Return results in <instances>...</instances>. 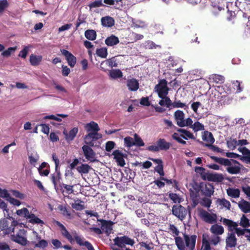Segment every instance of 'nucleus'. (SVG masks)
Returning <instances> with one entry per match:
<instances>
[{
  "label": "nucleus",
  "instance_id": "obj_18",
  "mask_svg": "<svg viewBox=\"0 0 250 250\" xmlns=\"http://www.w3.org/2000/svg\"><path fill=\"white\" fill-rule=\"evenodd\" d=\"M62 179L60 169H58L57 171H55V172L52 174L51 175V180L54 185V188L56 191L58 189V184L61 183L60 181Z\"/></svg>",
  "mask_w": 250,
  "mask_h": 250
},
{
  "label": "nucleus",
  "instance_id": "obj_46",
  "mask_svg": "<svg viewBox=\"0 0 250 250\" xmlns=\"http://www.w3.org/2000/svg\"><path fill=\"white\" fill-rule=\"evenodd\" d=\"M60 210L61 211L62 214L66 218L68 219L72 218V215L70 211L68 210L66 207H63L62 206H60L59 207Z\"/></svg>",
  "mask_w": 250,
  "mask_h": 250
},
{
  "label": "nucleus",
  "instance_id": "obj_48",
  "mask_svg": "<svg viewBox=\"0 0 250 250\" xmlns=\"http://www.w3.org/2000/svg\"><path fill=\"white\" fill-rule=\"evenodd\" d=\"M172 108H184L185 109L188 108V105L186 104L181 102L180 100H175L173 102Z\"/></svg>",
  "mask_w": 250,
  "mask_h": 250
},
{
  "label": "nucleus",
  "instance_id": "obj_56",
  "mask_svg": "<svg viewBox=\"0 0 250 250\" xmlns=\"http://www.w3.org/2000/svg\"><path fill=\"white\" fill-rule=\"evenodd\" d=\"M103 5L102 0H95L94 1L90 3L88 6L90 9H92L93 8L99 7Z\"/></svg>",
  "mask_w": 250,
  "mask_h": 250
},
{
  "label": "nucleus",
  "instance_id": "obj_2",
  "mask_svg": "<svg viewBox=\"0 0 250 250\" xmlns=\"http://www.w3.org/2000/svg\"><path fill=\"white\" fill-rule=\"evenodd\" d=\"M210 158L216 163L224 166H227L226 170L229 174H237L240 172L241 168L240 166L242 165L235 160L217 157L214 156H211Z\"/></svg>",
  "mask_w": 250,
  "mask_h": 250
},
{
  "label": "nucleus",
  "instance_id": "obj_50",
  "mask_svg": "<svg viewBox=\"0 0 250 250\" xmlns=\"http://www.w3.org/2000/svg\"><path fill=\"white\" fill-rule=\"evenodd\" d=\"M168 197L174 203H180L181 202V199L176 193H169Z\"/></svg>",
  "mask_w": 250,
  "mask_h": 250
},
{
  "label": "nucleus",
  "instance_id": "obj_12",
  "mask_svg": "<svg viewBox=\"0 0 250 250\" xmlns=\"http://www.w3.org/2000/svg\"><path fill=\"white\" fill-rule=\"evenodd\" d=\"M200 216L203 220L208 223L213 224L217 221V215L216 214H210L208 211L202 210L200 213Z\"/></svg>",
  "mask_w": 250,
  "mask_h": 250
},
{
  "label": "nucleus",
  "instance_id": "obj_32",
  "mask_svg": "<svg viewBox=\"0 0 250 250\" xmlns=\"http://www.w3.org/2000/svg\"><path fill=\"white\" fill-rule=\"evenodd\" d=\"M202 139L204 141L210 143V144H212L215 141L212 134L208 131L204 132V134L202 135Z\"/></svg>",
  "mask_w": 250,
  "mask_h": 250
},
{
  "label": "nucleus",
  "instance_id": "obj_23",
  "mask_svg": "<svg viewBox=\"0 0 250 250\" xmlns=\"http://www.w3.org/2000/svg\"><path fill=\"white\" fill-rule=\"evenodd\" d=\"M59 187L60 188V191L64 195V192L67 194H70L74 191L73 186L68 185L63 183H60Z\"/></svg>",
  "mask_w": 250,
  "mask_h": 250
},
{
  "label": "nucleus",
  "instance_id": "obj_33",
  "mask_svg": "<svg viewBox=\"0 0 250 250\" xmlns=\"http://www.w3.org/2000/svg\"><path fill=\"white\" fill-rule=\"evenodd\" d=\"M240 191L238 188H229L227 189V193L229 197L236 198L240 196Z\"/></svg>",
  "mask_w": 250,
  "mask_h": 250
},
{
  "label": "nucleus",
  "instance_id": "obj_51",
  "mask_svg": "<svg viewBox=\"0 0 250 250\" xmlns=\"http://www.w3.org/2000/svg\"><path fill=\"white\" fill-rule=\"evenodd\" d=\"M211 203V200L207 197L202 198L200 201L201 205L206 208H209Z\"/></svg>",
  "mask_w": 250,
  "mask_h": 250
},
{
  "label": "nucleus",
  "instance_id": "obj_39",
  "mask_svg": "<svg viewBox=\"0 0 250 250\" xmlns=\"http://www.w3.org/2000/svg\"><path fill=\"white\" fill-rule=\"evenodd\" d=\"M109 75L110 78L116 79L122 78L123 73L120 69H112L109 71Z\"/></svg>",
  "mask_w": 250,
  "mask_h": 250
},
{
  "label": "nucleus",
  "instance_id": "obj_13",
  "mask_svg": "<svg viewBox=\"0 0 250 250\" xmlns=\"http://www.w3.org/2000/svg\"><path fill=\"white\" fill-rule=\"evenodd\" d=\"M184 237L186 246L188 248L189 250H194L195 247L196 235H192L189 236L188 235L184 234Z\"/></svg>",
  "mask_w": 250,
  "mask_h": 250
},
{
  "label": "nucleus",
  "instance_id": "obj_44",
  "mask_svg": "<svg viewBox=\"0 0 250 250\" xmlns=\"http://www.w3.org/2000/svg\"><path fill=\"white\" fill-rule=\"evenodd\" d=\"M217 202L219 205L223 206L229 210L230 209L231 204L230 202L226 199H218Z\"/></svg>",
  "mask_w": 250,
  "mask_h": 250
},
{
  "label": "nucleus",
  "instance_id": "obj_55",
  "mask_svg": "<svg viewBox=\"0 0 250 250\" xmlns=\"http://www.w3.org/2000/svg\"><path fill=\"white\" fill-rule=\"evenodd\" d=\"M115 143L113 141H107L105 144V150L110 152L115 147Z\"/></svg>",
  "mask_w": 250,
  "mask_h": 250
},
{
  "label": "nucleus",
  "instance_id": "obj_63",
  "mask_svg": "<svg viewBox=\"0 0 250 250\" xmlns=\"http://www.w3.org/2000/svg\"><path fill=\"white\" fill-rule=\"evenodd\" d=\"M206 146L208 147L211 150L214 152L222 153L223 151L222 149L216 146L212 145V144H206Z\"/></svg>",
  "mask_w": 250,
  "mask_h": 250
},
{
  "label": "nucleus",
  "instance_id": "obj_45",
  "mask_svg": "<svg viewBox=\"0 0 250 250\" xmlns=\"http://www.w3.org/2000/svg\"><path fill=\"white\" fill-rule=\"evenodd\" d=\"M96 54L102 58H105L107 56V49L106 47H102L97 49Z\"/></svg>",
  "mask_w": 250,
  "mask_h": 250
},
{
  "label": "nucleus",
  "instance_id": "obj_16",
  "mask_svg": "<svg viewBox=\"0 0 250 250\" xmlns=\"http://www.w3.org/2000/svg\"><path fill=\"white\" fill-rule=\"evenodd\" d=\"M112 154L114 156V159L116 160V162L119 166L122 167L125 166V161L124 159L125 156L123 153L119 150H115L113 152Z\"/></svg>",
  "mask_w": 250,
  "mask_h": 250
},
{
  "label": "nucleus",
  "instance_id": "obj_40",
  "mask_svg": "<svg viewBox=\"0 0 250 250\" xmlns=\"http://www.w3.org/2000/svg\"><path fill=\"white\" fill-rule=\"evenodd\" d=\"M239 207L245 213L250 212V203L248 201H244L239 204Z\"/></svg>",
  "mask_w": 250,
  "mask_h": 250
},
{
  "label": "nucleus",
  "instance_id": "obj_21",
  "mask_svg": "<svg viewBox=\"0 0 250 250\" xmlns=\"http://www.w3.org/2000/svg\"><path fill=\"white\" fill-rule=\"evenodd\" d=\"M220 221H222L224 225L228 226L229 231H232L233 230H235L238 226L237 223L227 218H221Z\"/></svg>",
  "mask_w": 250,
  "mask_h": 250
},
{
  "label": "nucleus",
  "instance_id": "obj_62",
  "mask_svg": "<svg viewBox=\"0 0 250 250\" xmlns=\"http://www.w3.org/2000/svg\"><path fill=\"white\" fill-rule=\"evenodd\" d=\"M16 50V47H9L2 53V55L4 57H8L11 54L12 52H14Z\"/></svg>",
  "mask_w": 250,
  "mask_h": 250
},
{
  "label": "nucleus",
  "instance_id": "obj_42",
  "mask_svg": "<svg viewBox=\"0 0 250 250\" xmlns=\"http://www.w3.org/2000/svg\"><path fill=\"white\" fill-rule=\"evenodd\" d=\"M175 244L179 250H185V246L183 240L181 237H175Z\"/></svg>",
  "mask_w": 250,
  "mask_h": 250
},
{
  "label": "nucleus",
  "instance_id": "obj_5",
  "mask_svg": "<svg viewBox=\"0 0 250 250\" xmlns=\"http://www.w3.org/2000/svg\"><path fill=\"white\" fill-rule=\"evenodd\" d=\"M154 90L159 98L167 95L169 88L167 86V81L164 79L159 80L158 83L155 86Z\"/></svg>",
  "mask_w": 250,
  "mask_h": 250
},
{
  "label": "nucleus",
  "instance_id": "obj_59",
  "mask_svg": "<svg viewBox=\"0 0 250 250\" xmlns=\"http://www.w3.org/2000/svg\"><path fill=\"white\" fill-rule=\"evenodd\" d=\"M48 246V242L45 240L42 239L40 240L38 243L35 244V247L44 249Z\"/></svg>",
  "mask_w": 250,
  "mask_h": 250
},
{
  "label": "nucleus",
  "instance_id": "obj_1",
  "mask_svg": "<svg viewBox=\"0 0 250 250\" xmlns=\"http://www.w3.org/2000/svg\"><path fill=\"white\" fill-rule=\"evenodd\" d=\"M55 223L60 228L62 235L71 244L73 243L75 240L79 246H84L87 250H95L92 245L89 241L85 240L83 237L79 235L75 230L72 231L71 234L61 222L55 221Z\"/></svg>",
  "mask_w": 250,
  "mask_h": 250
},
{
  "label": "nucleus",
  "instance_id": "obj_53",
  "mask_svg": "<svg viewBox=\"0 0 250 250\" xmlns=\"http://www.w3.org/2000/svg\"><path fill=\"white\" fill-rule=\"evenodd\" d=\"M201 250H211L210 243L208 240L203 239Z\"/></svg>",
  "mask_w": 250,
  "mask_h": 250
},
{
  "label": "nucleus",
  "instance_id": "obj_43",
  "mask_svg": "<svg viewBox=\"0 0 250 250\" xmlns=\"http://www.w3.org/2000/svg\"><path fill=\"white\" fill-rule=\"evenodd\" d=\"M12 240L14 242L23 246H25L27 244L26 239L24 237L19 235H17L15 236L14 238L12 239Z\"/></svg>",
  "mask_w": 250,
  "mask_h": 250
},
{
  "label": "nucleus",
  "instance_id": "obj_19",
  "mask_svg": "<svg viewBox=\"0 0 250 250\" xmlns=\"http://www.w3.org/2000/svg\"><path fill=\"white\" fill-rule=\"evenodd\" d=\"M78 132V127H74L68 132L65 129L63 131V134L65 136V139L67 141H72L76 137Z\"/></svg>",
  "mask_w": 250,
  "mask_h": 250
},
{
  "label": "nucleus",
  "instance_id": "obj_49",
  "mask_svg": "<svg viewBox=\"0 0 250 250\" xmlns=\"http://www.w3.org/2000/svg\"><path fill=\"white\" fill-rule=\"evenodd\" d=\"M240 225L244 228H247L250 226V220L245 215H243L241 218Z\"/></svg>",
  "mask_w": 250,
  "mask_h": 250
},
{
  "label": "nucleus",
  "instance_id": "obj_41",
  "mask_svg": "<svg viewBox=\"0 0 250 250\" xmlns=\"http://www.w3.org/2000/svg\"><path fill=\"white\" fill-rule=\"evenodd\" d=\"M91 168V167L88 164H82L81 166L78 167L77 168V170L81 173L86 174L89 172V170Z\"/></svg>",
  "mask_w": 250,
  "mask_h": 250
},
{
  "label": "nucleus",
  "instance_id": "obj_58",
  "mask_svg": "<svg viewBox=\"0 0 250 250\" xmlns=\"http://www.w3.org/2000/svg\"><path fill=\"white\" fill-rule=\"evenodd\" d=\"M240 152H241L243 156L242 157H249L250 156V150L246 147H243L238 149Z\"/></svg>",
  "mask_w": 250,
  "mask_h": 250
},
{
  "label": "nucleus",
  "instance_id": "obj_3",
  "mask_svg": "<svg viewBox=\"0 0 250 250\" xmlns=\"http://www.w3.org/2000/svg\"><path fill=\"white\" fill-rule=\"evenodd\" d=\"M176 130L177 132L173 133L171 137L174 140L176 141L179 144L183 145L187 144V142L183 139L187 140L188 139L193 140L195 139L193 133L186 129L177 128Z\"/></svg>",
  "mask_w": 250,
  "mask_h": 250
},
{
  "label": "nucleus",
  "instance_id": "obj_20",
  "mask_svg": "<svg viewBox=\"0 0 250 250\" xmlns=\"http://www.w3.org/2000/svg\"><path fill=\"white\" fill-rule=\"evenodd\" d=\"M224 177L221 173H208L207 176V180L208 181L220 183L224 180Z\"/></svg>",
  "mask_w": 250,
  "mask_h": 250
},
{
  "label": "nucleus",
  "instance_id": "obj_64",
  "mask_svg": "<svg viewBox=\"0 0 250 250\" xmlns=\"http://www.w3.org/2000/svg\"><path fill=\"white\" fill-rule=\"evenodd\" d=\"M51 243L56 249H58L59 248H62V245L60 240L56 239H52Z\"/></svg>",
  "mask_w": 250,
  "mask_h": 250
},
{
  "label": "nucleus",
  "instance_id": "obj_34",
  "mask_svg": "<svg viewBox=\"0 0 250 250\" xmlns=\"http://www.w3.org/2000/svg\"><path fill=\"white\" fill-rule=\"evenodd\" d=\"M85 127L87 131L89 132L92 131L98 132L100 130L98 125L93 121L86 124Z\"/></svg>",
  "mask_w": 250,
  "mask_h": 250
},
{
  "label": "nucleus",
  "instance_id": "obj_52",
  "mask_svg": "<svg viewBox=\"0 0 250 250\" xmlns=\"http://www.w3.org/2000/svg\"><path fill=\"white\" fill-rule=\"evenodd\" d=\"M134 146H142L145 145V144L137 134L134 135Z\"/></svg>",
  "mask_w": 250,
  "mask_h": 250
},
{
  "label": "nucleus",
  "instance_id": "obj_10",
  "mask_svg": "<svg viewBox=\"0 0 250 250\" xmlns=\"http://www.w3.org/2000/svg\"><path fill=\"white\" fill-rule=\"evenodd\" d=\"M102 137V135L98 132L92 131L89 132L84 137L85 143L90 146H93V142L99 140Z\"/></svg>",
  "mask_w": 250,
  "mask_h": 250
},
{
  "label": "nucleus",
  "instance_id": "obj_57",
  "mask_svg": "<svg viewBox=\"0 0 250 250\" xmlns=\"http://www.w3.org/2000/svg\"><path fill=\"white\" fill-rule=\"evenodd\" d=\"M124 142L125 146L127 147H130L131 146H134V141L130 137H126L125 138Z\"/></svg>",
  "mask_w": 250,
  "mask_h": 250
},
{
  "label": "nucleus",
  "instance_id": "obj_29",
  "mask_svg": "<svg viewBox=\"0 0 250 250\" xmlns=\"http://www.w3.org/2000/svg\"><path fill=\"white\" fill-rule=\"evenodd\" d=\"M119 42V38L115 35H112L107 37L105 40V43L108 46H112Z\"/></svg>",
  "mask_w": 250,
  "mask_h": 250
},
{
  "label": "nucleus",
  "instance_id": "obj_36",
  "mask_svg": "<svg viewBox=\"0 0 250 250\" xmlns=\"http://www.w3.org/2000/svg\"><path fill=\"white\" fill-rule=\"evenodd\" d=\"M195 171L200 175V177L203 180H207V176L208 172H206V169L201 167H195Z\"/></svg>",
  "mask_w": 250,
  "mask_h": 250
},
{
  "label": "nucleus",
  "instance_id": "obj_54",
  "mask_svg": "<svg viewBox=\"0 0 250 250\" xmlns=\"http://www.w3.org/2000/svg\"><path fill=\"white\" fill-rule=\"evenodd\" d=\"M192 123V119L190 118H188L186 120H184L182 123L180 124L181 125L180 127L189 126L191 128V126L193 125Z\"/></svg>",
  "mask_w": 250,
  "mask_h": 250
},
{
  "label": "nucleus",
  "instance_id": "obj_8",
  "mask_svg": "<svg viewBox=\"0 0 250 250\" xmlns=\"http://www.w3.org/2000/svg\"><path fill=\"white\" fill-rule=\"evenodd\" d=\"M198 190L201 191L202 195L207 197H210L214 192V187L212 184L200 183Z\"/></svg>",
  "mask_w": 250,
  "mask_h": 250
},
{
  "label": "nucleus",
  "instance_id": "obj_28",
  "mask_svg": "<svg viewBox=\"0 0 250 250\" xmlns=\"http://www.w3.org/2000/svg\"><path fill=\"white\" fill-rule=\"evenodd\" d=\"M42 56L31 54L30 56L29 62L32 66H38L42 61Z\"/></svg>",
  "mask_w": 250,
  "mask_h": 250
},
{
  "label": "nucleus",
  "instance_id": "obj_24",
  "mask_svg": "<svg viewBox=\"0 0 250 250\" xmlns=\"http://www.w3.org/2000/svg\"><path fill=\"white\" fill-rule=\"evenodd\" d=\"M107 65L109 66L110 67L112 68L113 67H117V63H116L115 60L113 58L107 59L106 60H105L102 62V63L100 64V68L104 71H105L106 69L104 68V65Z\"/></svg>",
  "mask_w": 250,
  "mask_h": 250
},
{
  "label": "nucleus",
  "instance_id": "obj_31",
  "mask_svg": "<svg viewBox=\"0 0 250 250\" xmlns=\"http://www.w3.org/2000/svg\"><path fill=\"white\" fill-rule=\"evenodd\" d=\"M211 232L215 235H221L224 232L223 227L218 224L213 225L210 229Z\"/></svg>",
  "mask_w": 250,
  "mask_h": 250
},
{
  "label": "nucleus",
  "instance_id": "obj_6",
  "mask_svg": "<svg viewBox=\"0 0 250 250\" xmlns=\"http://www.w3.org/2000/svg\"><path fill=\"white\" fill-rule=\"evenodd\" d=\"M113 241L115 245L124 249L125 248V245L133 246L134 244V240L126 236H117L114 239Z\"/></svg>",
  "mask_w": 250,
  "mask_h": 250
},
{
  "label": "nucleus",
  "instance_id": "obj_30",
  "mask_svg": "<svg viewBox=\"0 0 250 250\" xmlns=\"http://www.w3.org/2000/svg\"><path fill=\"white\" fill-rule=\"evenodd\" d=\"M209 80L210 82L216 83H222L224 82V77L220 75L213 74L209 76Z\"/></svg>",
  "mask_w": 250,
  "mask_h": 250
},
{
  "label": "nucleus",
  "instance_id": "obj_14",
  "mask_svg": "<svg viewBox=\"0 0 250 250\" xmlns=\"http://www.w3.org/2000/svg\"><path fill=\"white\" fill-rule=\"evenodd\" d=\"M149 159L158 164V165L154 167V171L157 172L160 175V177L164 176L165 175V172L164 171L163 161L160 159L152 158H149Z\"/></svg>",
  "mask_w": 250,
  "mask_h": 250
},
{
  "label": "nucleus",
  "instance_id": "obj_7",
  "mask_svg": "<svg viewBox=\"0 0 250 250\" xmlns=\"http://www.w3.org/2000/svg\"><path fill=\"white\" fill-rule=\"evenodd\" d=\"M172 214L181 220L184 219L188 213L187 209L181 205H173L172 208Z\"/></svg>",
  "mask_w": 250,
  "mask_h": 250
},
{
  "label": "nucleus",
  "instance_id": "obj_4",
  "mask_svg": "<svg viewBox=\"0 0 250 250\" xmlns=\"http://www.w3.org/2000/svg\"><path fill=\"white\" fill-rule=\"evenodd\" d=\"M16 213L19 216L29 219L28 222L32 224H44V222L42 220L35 216L34 214L30 213L28 209L25 208L17 210Z\"/></svg>",
  "mask_w": 250,
  "mask_h": 250
},
{
  "label": "nucleus",
  "instance_id": "obj_61",
  "mask_svg": "<svg viewBox=\"0 0 250 250\" xmlns=\"http://www.w3.org/2000/svg\"><path fill=\"white\" fill-rule=\"evenodd\" d=\"M11 192L14 196L20 199H23L25 197V195L24 194L18 190H11Z\"/></svg>",
  "mask_w": 250,
  "mask_h": 250
},
{
  "label": "nucleus",
  "instance_id": "obj_26",
  "mask_svg": "<svg viewBox=\"0 0 250 250\" xmlns=\"http://www.w3.org/2000/svg\"><path fill=\"white\" fill-rule=\"evenodd\" d=\"M101 22L103 26L107 27H111L115 24L114 19L110 16H106L102 18Z\"/></svg>",
  "mask_w": 250,
  "mask_h": 250
},
{
  "label": "nucleus",
  "instance_id": "obj_22",
  "mask_svg": "<svg viewBox=\"0 0 250 250\" xmlns=\"http://www.w3.org/2000/svg\"><path fill=\"white\" fill-rule=\"evenodd\" d=\"M126 85L128 89L131 91H135L137 90L139 87L138 81L134 78L128 79L127 81Z\"/></svg>",
  "mask_w": 250,
  "mask_h": 250
},
{
  "label": "nucleus",
  "instance_id": "obj_11",
  "mask_svg": "<svg viewBox=\"0 0 250 250\" xmlns=\"http://www.w3.org/2000/svg\"><path fill=\"white\" fill-rule=\"evenodd\" d=\"M90 146L83 145L82 146V150L85 158L91 162H94L95 161V153Z\"/></svg>",
  "mask_w": 250,
  "mask_h": 250
},
{
  "label": "nucleus",
  "instance_id": "obj_27",
  "mask_svg": "<svg viewBox=\"0 0 250 250\" xmlns=\"http://www.w3.org/2000/svg\"><path fill=\"white\" fill-rule=\"evenodd\" d=\"M174 117L176 121L177 125L180 127L185 118V114L183 111L177 110L174 113Z\"/></svg>",
  "mask_w": 250,
  "mask_h": 250
},
{
  "label": "nucleus",
  "instance_id": "obj_15",
  "mask_svg": "<svg viewBox=\"0 0 250 250\" xmlns=\"http://www.w3.org/2000/svg\"><path fill=\"white\" fill-rule=\"evenodd\" d=\"M62 54L65 57L69 65L73 67L76 63V58L68 51L62 49L61 50Z\"/></svg>",
  "mask_w": 250,
  "mask_h": 250
},
{
  "label": "nucleus",
  "instance_id": "obj_9",
  "mask_svg": "<svg viewBox=\"0 0 250 250\" xmlns=\"http://www.w3.org/2000/svg\"><path fill=\"white\" fill-rule=\"evenodd\" d=\"M98 221H99L101 223V229L106 234V235L108 236L111 233H113V228L112 226L114 225V222L112 221H107L102 219H98Z\"/></svg>",
  "mask_w": 250,
  "mask_h": 250
},
{
  "label": "nucleus",
  "instance_id": "obj_17",
  "mask_svg": "<svg viewBox=\"0 0 250 250\" xmlns=\"http://www.w3.org/2000/svg\"><path fill=\"white\" fill-rule=\"evenodd\" d=\"M226 247L233 248L237 245V238L233 232L229 233L226 239Z\"/></svg>",
  "mask_w": 250,
  "mask_h": 250
},
{
  "label": "nucleus",
  "instance_id": "obj_25",
  "mask_svg": "<svg viewBox=\"0 0 250 250\" xmlns=\"http://www.w3.org/2000/svg\"><path fill=\"white\" fill-rule=\"evenodd\" d=\"M157 145L159 148V150H167L169 149L171 146L170 143L167 142L164 139H159L157 141Z\"/></svg>",
  "mask_w": 250,
  "mask_h": 250
},
{
  "label": "nucleus",
  "instance_id": "obj_60",
  "mask_svg": "<svg viewBox=\"0 0 250 250\" xmlns=\"http://www.w3.org/2000/svg\"><path fill=\"white\" fill-rule=\"evenodd\" d=\"M161 98L162 99H165V104L167 107L170 109L172 108L173 102H172L169 97H167V95H165V96H163V98Z\"/></svg>",
  "mask_w": 250,
  "mask_h": 250
},
{
  "label": "nucleus",
  "instance_id": "obj_37",
  "mask_svg": "<svg viewBox=\"0 0 250 250\" xmlns=\"http://www.w3.org/2000/svg\"><path fill=\"white\" fill-rule=\"evenodd\" d=\"M74 203L71 204V207L73 208L76 210H82L84 208V205L82 204L83 203V201L80 199H77L74 200Z\"/></svg>",
  "mask_w": 250,
  "mask_h": 250
},
{
  "label": "nucleus",
  "instance_id": "obj_35",
  "mask_svg": "<svg viewBox=\"0 0 250 250\" xmlns=\"http://www.w3.org/2000/svg\"><path fill=\"white\" fill-rule=\"evenodd\" d=\"M85 38L90 41H94L97 37L96 32L93 29L86 30L84 32Z\"/></svg>",
  "mask_w": 250,
  "mask_h": 250
},
{
  "label": "nucleus",
  "instance_id": "obj_47",
  "mask_svg": "<svg viewBox=\"0 0 250 250\" xmlns=\"http://www.w3.org/2000/svg\"><path fill=\"white\" fill-rule=\"evenodd\" d=\"M191 128L195 132L205 129L204 125L198 121L195 122Z\"/></svg>",
  "mask_w": 250,
  "mask_h": 250
},
{
  "label": "nucleus",
  "instance_id": "obj_38",
  "mask_svg": "<svg viewBox=\"0 0 250 250\" xmlns=\"http://www.w3.org/2000/svg\"><path fill=\"white\" fill-rule=\"evenodd\" d=\"M5 230L6 233H9L11 231H13L14 228L12 229V230L11 229L8 228L7 221L5 219H0V231Z\"/></svg>",
  "mask_w": 250,
  "mask_h": 250
}]
</instances>
